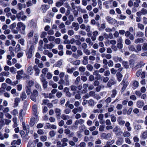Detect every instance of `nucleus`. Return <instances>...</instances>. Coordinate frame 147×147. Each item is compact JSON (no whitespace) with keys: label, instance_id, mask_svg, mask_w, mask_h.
Wrapping results in <instances>:
<instances>
[{"label":"nucleus","instance_id":"nucleus-30","mask_svg":"<svg viewBox=\"0 0 147 147\" xmlns=\"http://www.w3.org/2000/svg\"><path fill=\"white\" fill-rule=\"evenodd\" d=\"M40 79L42 83L47 81L44 76L42 74L40 75Z\"/></svg>","mask_w":147,"mask_h":147},{"label":"nucleus","instance_id":"nucleus-5","mask_svg":"<svg viewBox=\"0 0 147 147\" xmlns=\"http://www.w3.org/2000/svg\"><path fill=\"white\" fill-rule=\"evenodd\" d=\"M85 122V120L82 119H79L77 120L75 122V125L78 126L79 124L81 125L84 123Z\"/></svg>","mask_w":147,"mask_h":147},{"label":"nucleus","instance_id":"nucleus-50","mask_svg":"<svg viewBox=\"0 0 147 147\" xmlns=\"http://www.w3.org/2000/svg\"><path fill=\"white\" fill-rule=\"evenodd\" d=\"M141 11L142 14L143 15H145L147 13V10L144 8L142 9Z\"/></svg>","mask_w":147,"mask_h":147},{"label":"nucleus","instance_id":"nucleus-48","mask_svg":"<svg viewBox=\"0 0 147 147\" xmlns=\"http://www.w3.org/2000/svg\"><path fill=\"white\" fill-rule=\"evenodd\" d=\"M4 119L6 125H8L9 123L11 122V121L10 119L6 118H5Z\"/></svg>","mask_w":147,"mask_h":147},{"label":"nucleus","instance_id":"nucleus-19","mask_svg":"<svg viewBox=\"0 0 147 147\" xmlns=\"http://www.w3.org/2000/svg\"><path fill=\"white\" fill-rule=\"evenodd\" d=\"M10 73L9 71H3L0 74V76H5L7 77H8Z\"/></svg>","mask_w":147,"mask_h":147},{"label":"nucleus","instance_id":"nucleus-33","mask_svg":"<svg viewBox=\"0 0 147 147\" xmlns=\"http://www.w3.org/2000/svg\"><path fill=\"white\" fill-rule=\"evenodd\" d=\"M128 48L129 50L130 51H134L136 52H137V51L136 49L132 45L129 46L128 47Z\"/></svg>","mask_w":147,"mask_h":147},{"label":"nucleus","instance_id":"nucleus-43","mask_svg":"<svg viewBox=\"0 0 147 147\" xmlns=\"http://www.w3.org/2000/svg\"><path fill=\"white\" fill-rule=\"evenodd\" d=\"M109 79L108 77H105L104 76H102L101 77V80H102L103 82L105 83H106L108 81Z\"/></svg>","mask_w":147,"mask_h":147},{"label":"nucleus","instance_id":"nucleus-1","mask_svg":"<svg viewBox=\"0 0 147 147\" xmlns=\"http://www.w3.org/2000/svg\"><path fill=\"white\" fill-rule=\"evenodd\" d=\"M25 28V26L23 23L21 22H19L17 24V27H16V29L18 31H21L22 30V32H21V34H24V30Z\"/></svg>","mask_w":147,"mask_h":147},{"label":"nucleus","instance_id":"nucleus-41","mask_svg":"<svg viewBox=\"0 0 147 147\" xmlns=\"http://www.w3.org/2000/svg\"><path fill=\"white\" fill-rule=\"evenodd\" d=\"M24 12L22 11H21L18 13L16 14V17L18 19H20L21 17V16L23 14Z\"/></svg>","mask_w":147,"mask_h":147},{"label":"nucleus","instance_id":"nucleus-34","mask_svg":"<svg viewBox=\"0 0 147 147\" xmlns=\"http://www.w3.org/2000/svg\"><path fill=\"white\" fill-rule=\"evenodd\" d=\"M20 97L23 100L26 98L27 95L24 92H22Z\"/></svg>","mask_w":147,"mask_h":147},{"label":"nucleus","instance_id":"nucleus-58","mask_svg":"<svg viewBox=\"0 0 147 147\" xmlns=\"http://www.w3.org/2000/svg\"><path fill=\"white\" fill-rule=\"evenodd\" d=\"M86 41L89 44V45L92 46L93 45V43L91 41L90 38H88L86 39Z\"/></svg>","mask_w":147,"mask_h":147},{"label":"nucleus","instance_id":"nucleus-24","mask_svg":"<svg viewBox=\"0 0 147 147\" xmlns=\"http://www.w3.org/2000/svg\"><path fill=\"white\" fill-rule=\"evenodd\" d=\"M141 137L143 139H145L147 138V131H144L141 135Z\"/></svg>","mask_w":147,"mask_h":147},{"label":"nucleus","instance_id":"nucleus-52","mask_svg":"<svg viewBox=\"0 0 147 147\" xmlns=\"http://www.w3.org/2000/svg\"><path fill=\"white\" fill-rule=\"evenodd\" d=\"M111 120L112 122H115L116 121V117L113 114L111 115Z\"/></svg>","mask_w":147,"mask_h":147},{"label":"nucleus","instance_id":"nucleus-8","mask_svg":"<svg viewBox=\"0 0 147 147\" xmlns=\"http://www.w3.org/2000/svg\"><path fill=\"white\" fill-rule=\"evenodd\" d=\"M116 82L113 79L110 80L107 83V85L109 87H111L116 83Z\"/></svg>","mask_w":147,"mask_h":147},{"label":"nucleus","instance_id":"nucleus-11","mask_svg":"<svg viewBox=\"0 0 147 147\" xmlns=\"http://www.w3.org/2000/svg\"><path fill=\"white\" fill-rule=\"evenodd\" d=\"M130 126L131 124L128 121H127L125 123V126L128 131H131V130L132 128Z\"/></svg>","mask_w":147,"mask_h":147},{"label":"nucleus","instance_id":"nucleus-56","mask_svg":"<svg viewBox=\"0 0 147 147\" xmlns=\"http://www.w3.org/2000/svg\"><path fill=\"white\" fill-rule=\"evenodd\" d=\"M10 71L12 73L14 74L16 73V70L15 68L14 67H11L10 68Z\"/></svg>","mask_w":147,"mask_h":147},{"label":"nucleus","instance_id":"nucleus-26","mask_svg":"<svg viewBox=\"0 0 147 147\" xmlns=\"http://www.w3.org/2000/svg\"><path fill=\"white\" fill-rule=\"evenodd\" d=\"M129 131H126L123 132V136L124 137H128L130 136H131V134Z\"/></svg>","mask_w":147,"mask_h":147},{"label":"nucleus","instance_id":"nucleus-61","mask_svg":"<svg viewBox=\"0 0 147 147\" xmlns=\"http://www.w3.org/2000/svg\"><path fill=\"white\" fill-rule=\"evenodd\" d=\"M125 142L129 144L131 143V140L128 138L127 137L125 138Z\"/></svg>","mask_w":147,"mask_h":147},{"label":"nucleus","instance_id":"nucleus-31","mask_svg":"<svg viewBox=\"0 0 147 147\" xmlns=\"http://www.w3.org/2000/svg\"><path fill=\"white\" fill-rule=\"evenodd\" d=\"M40 139L42 142H45L47 140V137L46 136H41L40 137Z\"/></svg>","mask_w":147,"mask_h":147},{"label":"nucleus","instance_id":"nucleus-6","mask_svg":"<svg viewBox=\"0 0 147 147\" xmlns=\"http://www.w3.org/2000/svg\"><path fill=\"white\" fill-rule=\"evenodd\" d=\"M61 142H62V146L64 147L67 146L68 144L67 142H68V139L66 138H64L61 140Z\"/></svg>","mask_w":147,"mask_h":147},{"label":"nucleus","instance_id":"nucleus-55","mask_svg":"<svg viewBox=\"0 0 147 147\" xmlns=\"http://www.w3.org/2000/svg\"><path fill=\"white\" fill-rule=\"evenodd\" d=\"M49 70L47 68H45L42 70V72L43 74H46Z\"/></svg>","mask_w":147,"mask_h":147},{"label":"nucleus","instance_id":"nucleus-4","mask_svg":"<svg viewBox=\"0 0 147 147\" xmlns=\"http://www.w3.org/2000/svg\"><path fill=\"white\" fill-rule=\"evenodd\" d=\"M124 142V140L123 138L121 137H119L116 142V144L120 146Z\"/></svg>","mask_w":147,"mask_h":147},{"label":"nucleus","instance_id":"nucleus-28","mask_svg":"<svg viewBox=\"0 0 147 147\" xmlns=\"http://www.w3.org/2000/svg\"><path fill=\"white\" fill-rule=\"evenodd\" d=\"M69 76L68 75H65V80L66 82V84L67 85H69Z\"/></svg>","mask_w":147,"mask_h":147},{"label":"nucleus","instance_id":"nucleus-54","mask_svg":"<svg viewBox=\"0 0 147 147\" xmlns=\"http://www.w3.org/2000/svg\"><path fill=\"white\" fill-rule=\"evenodd\" d=\"M114 60L117 62L119 61H121L122 60V59L120 57H119L118 56L115 57L114 58Z\"/></svg>","mask_w":147,"mask_h":147},{"label":"nucleus","instance_id":"nucleus-35","mask_svg":"<svg viewBox=\"0 0 147 147\" xmlns=\"http://www.w3.org/2000/svg\"><path fill=\"white\" fill-rule=\"evenodd\" d=\"M112 94L111 95V97L112 98H114L117 94V91L115 89H113L112 90Z\"/></svg>","mask_w":147,"mask_h":147},{"label":"nucleus","instance_id":"nucleus-46","mask_svg":"<svg viewBox=\"0 0 147 147\" xmlns=\"http://www.w3.org/2000/svg\"><path fill=\"white\" fill-rule=\"evenodd\" d=\"M123 64L124 67L125 68H128L129 67V65L128 63L126 61H123Z\"/></svg>","mask_w":147,"mask_h":147},{"label":"nucleus","instance_id":"nucleus-37","mask_svg":"<svg viewBox=\"0 0 147 147\" xmlns=\"http://www.w3.org/2000/svg\"><path fill=\"white\" fill-rule=\"evenodd\" d=\"M20 45L18 44L17 45L15 49V51L16 53H17L21 49Z\"/></svg>","mask_w":147,"mask_h":147},{"label":"nucleus","instance_id":"nucleus-2","mask_svg":"<svg viewBox=\"0 0 147 147\" xmlns=\"http://www.w3.org/2000/svg\"><path fill=\"white\" fill-rule=\"evenodd\" d=\"M105 19L109 24H113L117 22L116 20L110 16H107L106 17Z\"/></svg>","mask_w":147,"mask_h":147},{"label":"nucleus","instance_id":"nucleus-23","mask_svg":"<svg viewBox=\"0 0 147 147\" xmlns=\"http://www.w3.org/2000/svg\"><path fill=\"white\" fill-rule=\"evenodd\" d=\"M55 111L56 114L57 116L60 117L61 114V110L59 109L56 108L55 109Z\"/></svg>","mask_w":147,"mask_h":147},{"label":"nucleus","instance_id":"nucleus-29","mask_svg":"<svg viewBox=\"0 0 147 147\" xmlns=\"http://www.w3.org/2000/svg\"><path fill=\"white\" fill-rule=\"evenodd\" d=\"M88 103L89 106H93L94 105V101L92 99L89 100L88 102Z\"/></svg>","mask_w":147,"mask_h":147},{"label":"nucleus","instance_id":"nucleus-10","mask_svg":"<svg viewBox=\"0 0 147 147\" xmlns=\"http://www.w3.org/2000/svg\"><path fill=\"white\" fill-rule=\"evenodd\" d=\"M36 122L35 119L34 117H32L30 119L29 123L31 127H32L35 124Z\"/></svg>","mask_w":147,"mask_h":147},{"label":"nucleus","instance_id":"nucleus-39","mask_svg":"<svg viewBox=\"0 0 147 147\" xmlns=\"http://www.w3.org/2000/svg\"><path fill=\"white\" fill-rule=\"evenodd\" d=\"M75 70V69L74 68L72 67L71 68H67V72L68 73L71 74Z\"/></svg>","mask_w":147,"mask_h":147},{"label":"nucleus","instance_id":"nucleus-25","mask_svg":"<svg viewBox=\"0 0 147 147\" xmlns=\"http://www.w3.org/2000/svg\"><path fill=\"white\" fill-rule=\"evenodd\" d=\"M119 124L121 125H123L125 123V121L121 119L120 117H119L117 120Z\"/></svg>","mask_w":147,"mask_h":147},{"label":"nucleus","instance_id":"nucleus-64","mask_svg":"<svg viewBox=\"0 0 147 147\" xmlns=\"http://www.w3.org/2000/svg\"><path fill=\"white\" fill-rule=\"evenodd\" d=\"M142 49L146 51L147 50V43H144L142 47Z\"/></svg>","mask_w":147,"mask_h":147},{"label":"nucleus","instance_id":"nucleus-44","mask_svg":"<svg viewBox=\"0 0 147 147\" xmlns=\"http://www.w3.org/2000/svg\"><path fill=\"white\" fill-rule=\"evenodd\" d=\"M63 3L61 1L57 2L56 3V6L57 7H59L63 5Z\"/></svg>","mask_w":147,"mask_h":147},{"label":"nucleus","instance_id":"nucleus-47","mask_svg":"<svg viewBox=\"0 0 147 147\" xmlns=\"http://www.w3.org/2000/svg\"><path fill=\"white\" fill-rule=\"evenodd\" d=\"M138 27L141 30H143L144 28V25L140 23H138Z\"/></svg>","mask_w":147,"mask_h":147},{"label":"nucleus","instance_id":"nucleus-27","mask_svg":"<svg viewBox=\"0 0 147 147\" xmlns=\"http://www.w3.org/2000/svg\"><path fill=\"white\" fill-rule=\"evenodd\" d=\"M115 108V107L113 105H110L108 109V111L109 112L113 111Z\"/></svg>","mask_w":147,"mask_h":147},{"label":"nucleus","instance_id":"nucleus-13","mask_svg":"<svg viewBox=\"0 0 147 147\" xmlns=\"http://www.w3.org/2000/svg\"><path fill=\"white\" fill-rule=\"evenodd\" d=\"M42 12L45 13L47 10L49 8V6L48 5H43L42 6Z\"/></svg>","mask_w":147,"mask_h":147},{"label":"nucleus","instance_id":"nucleus-16","mask_svg":"<svg viewBox=\"0 0 147 147\" xmlns=\"http://www.w3.org/2000/svg\"><path fill=\"white\" fill-rule=\"evenodd\" d=\"M136 104L137 106L139 108H142L144 105V102H143L140 100L138 101L137 102Z\"/></svg>","mask_w":147,"mask_h":147},{"label":"nucleus","instance_id":"nucleus-51","mask_svg":"<svg viewBox=\"0 0 147 147\" xmlns=\"http://www.w3.org/2000/svg\"><path fill=\"white\" fill-rule=\"evenodd\" d=\"M87 68L88 70L91 71L93 68V67L91 65L88 64L87 65Z\"/></svg>","mask_w":147,"mask_h":147},{"label":"nucleus","instance_id":"nucleus-9","mask_svg":"<svg viewBox=\"0 0 147 147\" xmlns=\"http://www.w3.org/2000/svg\"><path fill=\"white\" fill-rule=\"evenodd\" d=\"M101 143L102 142L99 139L96 140L95 142V147H101L102 146L101 145Z\"/></svg>","mask_w":147,"mask_h":147},{"label":"nucleus","instance_id":"nucleus-17","mask_svg":"<svg viewBox=\"0 0 147 147\" xmlns=\"http://www.w3.org/2000/svg\"><path fill=\"white\" fill-rule=\"evenodd\" d=\"M20 102V100L19 98H16L14 100V105L13 106L14 107H17L19 104V102Z\"/></svg>","mask_w":147,"mask_h":147},{"label":"nucleus","instance_id":"nucleus-42","mask_svg":"<svg viewBox=\"0 0 147 147\" xmlns=\"http://www.w3.org/2000/svg\"><path fill=\"white\" fill-rule=\"evenodd\" d=\"M16 26V22L13 23L9 26V28L11 30L13 29Z\"/></svg>","mask_w":147,"mask_h":147},{"label":"nucleus","instance_id":"nucleus-14","mask_svg":"<svg viewBox=\"0 0 147 147\" xmlns=\"http://www.w3.org/2000/svg\"><path fill=\"white\" fill-rule=\"evenodd\" d=\"M88 84H84L83 85V87L84 89L82 91V93H86L87 91V88L88 87Z\"/></svg>","mask_w":147,"mask_h":147},{"label":"nucleus","instance_id":"nucleus-62","mask_svg":"<svg viewBox=\"0 0 147 147\" xmlns=\"http://www.w3.org/2000/svg\"><path fill=\"white\" fill-rule=\"evenodd\" d=\"M48 82L47 81L42 83V85L44 89H45L47 88L48 86Z\"/></svg>","mask_w":147,"mask_h":147},{"label":"nucleus","instance_id":"nucleus-22","mask_svg":"<svg viewBox=\"0 0 147 147\" xmlns=\"http://www.w3.org/2000/svg\"><path fill=\"white\" fill-rule=\"evenodd\" d=\"M116 76L117 78V80L118 81L120 82L122 80V75L120 73L118 72L117 73Z\"/></svg>","mask_w":147,"mask_h":147},{"label":"nucleus","instance_id":"nucleus-49","mask_svg":"<svg viewBox=\"0 0 147 147\" xmlns=\"http://www.w3.org/2000/svg\"><path fill=\"white\" fill-rule=\"evenodd\" d=\"M53 76V75L50 72H48L47 75L46 77L47 79L49 80L51 79Z\"/></svg>","mask_w":147,"mask_h":147},{"label":"nucleus","instance_id":"nucleus-3","mask_svg":"<svg viewBox=\"0 0 147 147\" xmlns=\"http://www.w3.org/2000/svg\"><path fill=\"white\" fill-rule=\"evenodd\" d=\"M32 109L33 114L34 115H36L38 113L37 106L35 104L33 105L32 107Z\"/></svg>","mask_w":147,"mask_h":147},{"label":"nucleus","instance_id":"nucleus-63","mask_svg":"<svg viewBox=\"0 0 147 147\" xmlns=\"http://www.w3.org/2000/svg\"><path fill=\"white\" fill-rule=\"evenodd\" d=\"M49 40L50 41H53L55 38L54 36H48Z\"/></svg>","mask_w":147,"mask_h":147},{"label":"nucleus","instance_id":"nucleus-18","mask_svg":"<svg viewBox=\"0 0 147 147\" xmlns=\"http://www.w3.org/2000/svg\"><path fill=\"white\" fill-rule=\"evenodd\" d=\"M72 26L75 28L74 30L75 31L78 30L79 28V25L77 23L73 22L72 24Z\"/></svg>","mask_w":147,"mask_h":147},{"label":"nucleus","instance_id":"nucleus-32","mask_svg":"<svg viewBox=\"0 0 147 147\" xmlns=\"http://www.w3.org/2000/svg\"><path fill=\"white\" fill-rule=\"evenodd\" d=\"M61 118L64 120H66L69 119V117L67 115L63 114L61 116Z\"/></svg>","mask_w":147,"mask_h":147},{"label":"nucleus","instance_id":"nucleus-21","mask_svg":"<svg viewBox=\"0 0 147 147\" xmlns=\"http://www.w3.org/2000/svg\"><path fill=\"white\" fill-rule=\"evenodd\" d=\"M34 69L35 70L36 72L35 74L36 76H38L40 73V71L36 65H34Z\"/></svg>","mask_w":147,"mask_h":147},{"label":"nucleus","instance_id":"nucleus-45","mask_svg":"<svg viewBox=\"0 0 147 147\" xmlns=\"http://www.w3.org/2000/svg\"><path fill=\"white\" fill-rule=\"evenodd\" d=\"M35 86L39 90H41V87L40 85L38 83L36 82L35 84Z\"/></svg>","mask_w":147,"mask_h":147},{"label":"nucleus","instance_id":"nucleus-36","mask_svg":"<svg viewBox=\"0 0 147 147\" xmlns=\"http://www.w3.org/2000/svg\"><path fill=\"white\" fill-rule=\"evenodd\" d=\"M33 72V69L32 68V66H30L28 67V74L31 75Z\"/></svg>","mask_w":147,"mask_h":147},{"label":"nucleus","instance_id":"nucleus-20","mask_svg":"<svg viewBox=\"0 0 147 147\" xmlns=\"http://www.w3.org/2000/svg\"><path fill=\"white\" fill-rule=\"evenodd\" d=\"M121 84L122 85H123V86L121 88V91L122 92H123L125 90L127 87V84L123 80L121 82Z\"/></svg>","mask_w":147,"mask_h":147},{"label":"nucleus","instance_id":"nucleus-38","mask_svg":"<svg viewBox=\"0 0 147 147\" xmlns=\"http://www.w3.org/2000/svg\"><path fill=\"white\" fill-rule=\"evenodd\" d=\"M143 42V39L141 38H138L136 39L135 40L134 42L136 44L138 43L142 42Z\"/></svg>","mask_w":147,"mask_h":147},{"label":"nucleus","instance_id":"nucleus-7","mask_svg":"<svg viewBox=\"0 0 147 147\" xmlns=\"http://www.w3.org/2000/svg\"><path fill=\"white\" fill-rule=\"evenodd\" d=\"M44 49H52L54 47V45L52 43H51L49 44H44Z\"/></svg>","mask_w":147,"mask_h":147},{"label":"nucleus","instance_id":"nucleus-59","mask_svg":"<svg viewBox=\"0 0 147 147\" xmlns=\"http://www.w3.org/2000/svg\"><path fill=\"white\" fill-rule=\"evenodd\" d=\"M70 88L72 91H76L77 90V87L75 85H71L70 86Z\"/></svg>","mask_w":147,"mask_h":147},{"label":"nucleus","instance_id":"nucleus-60","mask_svg":"<svg viewBox=\"0 0 147 147\" xmlns=\"http://www.w3.org/2000/svg\"><path fill=\"white\" fill-rule=\"evenodd\" d=\"M142 127L141 125H136L134 127V129L136 131L140 129H141Z\"/></svg>","mask_w":147,"mask_h":147},{"label":"nucleus","instance_id":"nucleus-53","mask_svg":"<svg viewBox=\"0 0 147 147\" xmlns=\"http://www.w3.org/2000/svg\"><path fill=\"white\" fill-rule=\"evenodd\" d=\"M9 51L10 52V53L11 55H14V53L13 52V48L12 47H9Z\"/></svg>","mask_w":147,"mask_h":147},{"label":"nucleus","instance_id":"nucleus-40","mask_svg":"<svg viewBox=\"0 0 147 147\" xmlns=\"http://www.w3.org/2000/svg\"><path fill=\"white\" fill-rule=\"evenodd\" d=\"M11 114L13 115H16L18 114V110L16 109H14L11 111Z\"/></svg>","mask_w":147,"mask_h":147},{"label":"nucleus","instance_id":"nucleus-15","mask_svg":"<svg viewBox=\"0 0 147 147\" xmlns=\"http://www.w3.org/2000/svg\"><path fill=\"white\" fill-rule=\"evenodd\" d=\"M139 83L136 80L134 81L133 82L132 86L134 89H135L138 88L139 86Z\"/></svg>","mask_w":147,"mask_h":147},{"label":"nucleus","instance_id":"nucleus-57","mask_svg":"<svg viewBox=\"0 0 147 147\" xmlns=\"http://www.w3.org/2000/svg\"><path fill=\"white\" fill-rule=\"evenodd\" d=\"M7 87V84L5 83H3L1 85V90H3V91H4L5 89Z\"/></svg>","mask_w":147,"mask_h":147},{"label":"nucleus","instance_id":"nucleus-12","mask_svg":"<svg viewBox=\"0 0 147 147\" xmlns=\"http://www.w3.org/2000/svg\"><path fill=\"white\" fill-rule=\"evenodd\" d=\"M21 140L20 139H18L17 140H14L11 143V144L12 146H15L16 144L17 145H20L21 143Z\"/></svg>","mask_w":147,"mask_h":147}]
</instances>
